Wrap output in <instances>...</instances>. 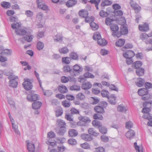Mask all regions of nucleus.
I'll return each instance as SVG.
<instances>
[{"label": "nucleus", "instance_id": "obj_9", "mask_svg": "<svg viewBox=\"0 0 152 152\" xmlns=\"http://www.w3.org/2000/svg\"><path fill=\"white\" fill-rule=\"evenodd\" d=\"M150 111L151 110L149 108L145 107L142 109V112L144 114L143 116L145 118L147 119L148 120L152 119V116L149 113Z\"/></svg>", "mask_w": 152, "mask_h": 152}, {"label": "nucleus", "instance_id": "obj_10", "mask_svg": "<svg viewBox=\"0 0 152 152\" xmlns=\"http://www.w3.org/2000/svg\"><path fill=\"white\" fill-rule=\"evenodd\" d=\"M139 29L142 31H147L149 29L148 24L146 23H144L143 24L139 25Z\"/></svg>", "mask_w": 152, "mask_h": 152}, {"label": "nucleus", "instance_id": "obj_53", "mask_svg": "<svg viewBox=\"0 0 152 152\" xmlns=\"http://www.w3.org/2000/svg\"><path fill=\"white\" fill-rule=\"evenodd\" d=\"M113 13L115 16L120 17L123 15V13L121 11H118L117 10H115L113 12Z\"/></svg>", "mask_w": 152, "mask_h": 152}, {"label": "nucleus", "instance_id": "obj_64", "mask_svg": "<svg viewBox=\"0 0 152 152\" xmlns=\"http://www.w3.org/2000/svg\"><path fill=\"white\" fill-rule=\"evenodd\" d=\"M94 152H105L104 149L102 147L96 148Z\"/></svg>", "mask_w": 152, "mask_h": 152}, {"label": "nucleus", "instance_id": "obj_14", "mask_svg": "<svg viewBox=\"0 0 152 152\" xmlns=\"http://www.w3.org/2000/svg\"><path fill=\"white\" fill-rule=\"evenodd\" d=\"M77 3V0H68L66 2V5L67 7H71L75 5Z\"/></svg>", "mask_w": 152, "mask_h": 152}, {"label": "nucleus", "instance_id": "obj_38", "mask_svg": "<svg viewBox=\"0 0 152 152\" xmlns=\"http://www.w3.org/2000/svg\"><path fill=\"white\" fill-rule=\"evenodd\" d=\"M101 0H90L88 2L95 5L96 9H99L98 5L99 3Z\"/></svg>", "mask_w": 152, "mask_h": 152}, {"label": "nucleus", "instance_id": "obj_12", "mask_svg": "<svg viewBox=\"0 0 152 152\" xmlns=\"http://www.w3.org/2000/svg\"><path fill=\"white\" fill-rule=\"evenodd\" d=\"M27 148L29 152H34L35 147L34 144L30 142L29 140L26 141Z\"/></svg>", "mask_w": 152, "mask_h": 152}, {"label": "nucleus", "instance_id": "obj_30", "mask_svg": "<svg viewBox=\"0 0 152 152\" xmlns=\"http://www.w3.org/2000/svg\"><path fill=\"white\" fill-rule=\"evenodd\" d=\"M145 42L147 47L148 48V50H152V39L145 40Z\"/></svg>", "mask_w": 152, "mask_h": 152}, {"label": "nucleus", "instance_id": "obj_27", "mask_svg": "<svg viewBox=\"0 0 152 152\" xmlns=\"http://www.w3.org/2000/svg\"><path fill=\"white\" fill-rule=\"evenodd\" d=\"M145 69L142 68L137 69L136 70V73L138 76H142L144 74Z\"/></svg>", "mask_w": 152, "mask_h": 152}, {"label": "nucleus", "instance_id": "obj_49", "mask_svg": "<svg viewBox=\"0 0 152 152\" xmlns=\"http://www.w3.org/2000/svg\"><path fill=\"white\" fill-rule=\"evenodd\" d=\"M62 62L66 64H68L70 63V58L69 57H64L62 58Z\"/></svg>", "mask_w": 152, "mask_h": 152}, {"label": "nucleus", "instance_id": "obj_7", "mask_svg": "<svg viewBox=\"0 0 152 152\" xmlns=\"http://www.w3.org/2000/svg\"><path fill=\"white\" fill-rule=\"evenodd\" d=\"M57 124L60 127L59 133L62 134L66 132V124L65 122L61 120H58L57 121Z\"/></svg>", "mask_w": 152, "mask_h": 152}, {"label": "nucleus", "instance_id": "obj_13", "mask_svg": "<svg viewBox=\"0 0 152 152\" xmlns=\"http://www.w3.org/2000/svg\"><path fill=\"white\" fill-rule=\"evenodd\" d=\"M78 14L80 17L84 18L88 15V12L87 10L82 9L79 11Z\"/></svg>", "mask_w": 152, "mask_h": 152}, {"label": "nucleus", "instance_id": "obj_5", "mask_svg": "<svg viewBox=\"0 0 152 152\" xmlns=\"http://www.w3.org/2000/svg\"><path fill=\"white\" fill-rule=\"evenodd\" d=\"M128 29L126 26H122L120 28V32L113 33V35L114 36H116L119 37L122 35H124L127 34L128 33Z\"/></svg>", "mask_w": 152, "mask_h": 152}, {"label": "nucleus", "instance_id": "obj_42", "mask_svg": "<svg viewBox=\"0 0 152 152\" xmlns=\"http://www.w3.org/2000/svg\"><path fill=\"white\" fill-rule=\"evenodd\" d=\"M73 69L74 71L78 72H81L83 70L82 68L77 64H75L74 66Z\"/></svg>", "mask_w": 152, "mask_h": 152}, {"label": "nucleus", "instance_id": "obj_32", "mask_svg": "<svg viewBox=\"0 0 152 152\" xmlns=\"http://www.w3.org/2000/svg\"><path fill=\"white\" fill-rule=\"evenodd\" d=\"M76 98L80 100H83L85 98V96L82 93H79L76 96Z\"/></svg>", "mask_w": 152, "mask_h": 152}, {"label": "nucleus", "instance_id": "obj_29", "mask_svg": "<svg viewBox=\"0 0 152 152\" xmlns=\"http://www.w3.org/2000/svg\"><path fill=\"white\" fill-rule=\"evenodd\" d=\"M142 62L140 61H137L133 63L132 64V66L134 67L136 69L140 68L141 67L142 65Z\"/></svg>", "mask_w": 152, "mask_h": 152}, {"label": "nucleus", "instance_id": "obj_16", "mask_svg": "<svg viewBox=\"0 0 152 152\" xmlns=\"http://www.w3.org/2000/svg\"><path fill=\"white\" fill-rule=\"evenodd\" d=\"M81 137L82 139L86 141H90L93 139L90 135L86 134H82L81 135Z\"/></svg>", "mask_w": 152, "mask_h": 152}, {"label": "nucleus", "instance_id": "obj_11", "mask_svg": "<svg viewBox=\"0 0 152 152\" xmlns=\"http://www.w3.org/2000/svg\"><path fill=\"white\" fill-rule=\"evenodd\" d=\"M123 56L126 58H132L135 56V53L133 51L129 50L123 53Z\"/></svg>", "mask_w": 152, "mask_h": 152}, {"label": "nucleus", "instance_id": "obj_59", "mask_svg": "<svg viewBox=\"0 0 152 152\" xmlns=\"http://www.w3.org/2000/svg\"><path fill=\"white\" fill-rule=\"evenodd\" d=\"M66 99L69 100H73L75 99V96L72 95L70 94H67L66 96Z\"/></svg>", "mask_w": 152, "mask_h": 152}, {"label": "nucleus", "instance_id": "obj_51", "mask_svg": "<svg viewBox=\"0 0 152 152\" xmlns=\"http://www.w3.org/2000/svg\"><path fill=\"white\" fill-rule=\"evenodd\" d=\"M11 53V51L10 50L5 49L2 51L1 54L3 55H9Z\"/></svg>", "mask_w": 152, "mask_h": 152}, {"label": "nucleus", "instance_id": "obj_18", "mask_svg": "<svg viewBox=\"0 0 152 152\" xmlns=\"http://www.w3.org/2000/svg\"><path fill=\"white\" fill-rule=\"evenodd\" d=\"M130 4L131 7L134 9L135 12H138L140 10L141 8L138 4L133 2H131Z\"/></svg>", "mask_w": 152, "mask_h": 152}, {"label": "nucleus", "instance_id": "obj_24", "mask_svg": "<svg viewBox=\"0 0 152 152\" xmlns=\"http://www.w3.org/2000/svg\"><path fill=\"white\" fill-rule=\"evenodd\" d=\"M125 42L124 39H119L116 42L115 45L117 47H121L124 45Z\"/></svg>", "mask_w": 152, "mask_h": 152}, {"label": "nucleus", "instance_id": "obj_8", "mask_svg": "<svg viewBox=\"0 0 152 152\" xmlns=\"http://www.w3.org/2000/svg\"><path fill=\"white\" fill-rule=\"evenodd\" d=\"M27 99L29 101L34 102L37 101L38 99V95L34 93V91L30 92L27 96Z\"/></svg>", "mask_w": 152, "mask_h": 152}, {"label": "nucleus", "instance_id": "obj_58", "mask_svg": "<svg viewBox=\"0 0 152 152\" xmlns=\"http://www.w3.org/2000/svg\"><path fill=\"white\" fill-rule=\"evenodd\" d=\"M108 13L107 12L103 10H101L100 13L99 15L102 17L104 18L107 16L108 15Z\"/></svg>", "mask_w": 152, "mask_h": 152}, {"label": "nucleus", "instance_id": "obj_4", "mask_svg": "<svg viewBox=\"0 0 152 152\" xmlns=\"http://www.w3.org/2000/svg\"><path fill=\"white\" fill-rule=\"evenodd\" d=\"M11 26L13 29L16 30L15 32L17 35H24L26 33V30L21 28V24L19 23L12 24Z\"/></svg>", "mask_w": 152, "mask_h": 152}, {"label": "nucleus", "instance_id": "obj_60", "mask_svg": "<svg viewBox=\"0 0 152 152\" xmlns=\"http://www.w3.org/2000/svg\"><path fill=\"white\" fill-rule=\"evenodd\" d=\"M68 143L71 145H75L77 144L76 140L74 139L71 138L68 140Z\"/></svg>", "mask_w": 152, "mask_h": 152}, {"label": "nucleus", "instance_id": "obj_63", "mask_svg": "<svg viewBox=\"0 0 152 152\" xmlns=\"http://www.w3.org/2000/svg\"><path fill=\"white\" fill-rule=\"evenodd\" d=\"M47 137L48 138H54L55 137V134L53 132L50 131L48 133Z\"/></svg>", "mask_w": 152, "mask_h": 152}, {"label": "nucleus", "instance_id": "obj_15", "mask_svg": "<svg viewBox=\"0 0 152 152\" xmlns=\"http://www.w3.org/2000/svg\"><path fill=\"white\" fill-rule=\"evenodd\" d=\"M92 84L89 82H87L83 83L82 85V88L84 90H88L91 88Z\"/></svg>", "mask_w": 152, "mask_h": 152}, {"label": "nucleus", "instance_id": "obj_23", "mask_svg": "<svg viewBox=\"0 0 152 152\" xmlns=\"http://www.w3.org/2000/svg\"><path fill=\"white\" fill-rule=\"evenodd\" d=\"M78 118L80 120V121L78 122L77 124L78 125L81 126V125L80 124L81 123V122L82 121L84 122H90V120L87 118H86L82 116H80Z\"/></svg>", "mask_w": 152, "mask_h": 152}, {"label": "nucleus", "instance_id": "obj_19", "mask_svg": "<svg viewBox=\"0 0 152 152\" xmlns=\"http://www.w3.org/2000/svg\"><path fill=\"white\" fill-rule=\"evenodd\" d=\"M88 132L90 135L94 136L96 137L98 136L99 133L97 132L93 128H89L88 130Z\"/></svg>", "mask_w": 152, "mask_h": 152}, {"label": "nucleus", "instance_id": "obj_6", "mask_svg": "<svg viewBox=\"0 0 152 152\" xmlns=\"http://www.w3.org/2000/svg\"><path fill=\"white\" fill-rule=\"evenodd\" d=\"M24 82L23 83V86L24 89L26 90H30L33 87L31 80L29 79L26 78L24 80Z\"/></svg>", "mask_w": 152, "mask_h": 152}, {"label": "nucleus", "instance_id": "obj_25", "mask_svg": "<svg viewBox=\"0 0 152 152\" xmlns=\"http://www.w3.org/2000/svg\"><path fill=\"white\" fill-rule=\"evenodd\" d=\"M95 111L100 113H104V108L100 106H96L94 108Z\"/></svg>", "mask_w": 152, "mask_h": 152}, {"label": "nucleus", "instance_id": "obj_45", "mask_svg": "<svg viewBox=\"0 0 152 152\" xmlns=\"http://www.w3.org/2000/svg\"><path fill=\"white\" fill-rule=\"evenodd\" d=\"M80 146L82 148L84 149H90V145L87 142L81 144Z\"/></svg>", "mask_w": 152, "mask_h": 152}, {"label": "nucleus", "instance_id": "obj_41", "mask_svg": "<svg viewBox=\"0 0 152 152\" xmlns=\"http://www.w3.org/2000/svg\"><path fill=\"white\" fill-rule=\"evenodd\" d=\"M69 89L70 90L73 91H79L80 89V87L79 86H77L75 85H74L70 86Z\"/></svg>", "mask_w": 152, "mask_h": 152}, {"label": "nucleus", "instance_id": "obj_62", "mask_svg": "<svg viewBox=\"0 0 152 152\" xmlns=\"http://www.w3.org/2000/svg\"><path fill=\"white\" fill-rule=\"evenodd\" d=\"M70 111L72 114H79V111L75 108H72L70 109Z\"/></svg>", "mask_w": 152, "mask_h": 152}, {"label": "nucleus", "instance_id": "obj_55", "mask_svg": "<svg viewBox=\"0 0 152 152\" xmlns=\"http://www.w3.org/2000/svg\"><path fill=\"white\" fill-rule=\"evenodd\" d=\"M62 105L65 107H69L71 105L70 102H69L66 100H64L62 102Z\"/></svg>", "mask_w": 152, "mask_h": 152}, {"label": "nucleus", "instance_id": "obj_34", "mask_svg": "<svg viewBox=\"0 0 152 152\" xmlns=\"http://www.w3.org/2000/svg\"><path fill=\"white\" fill-rule=\"evenodd\" d=\"M108 98L109 102L112 104H115L116 103V97L114 95H112Z\"/></svg>", "mask_w": 152, "mask_h": 152}, {"label": "nucleus", "instance_id": "obj_22", "mask_svg": "<svg viewBox=\"0 0 152 152\" xmlns=\"http://www.w3.org/2000/svg\"><path fill=\"white\" fill-rule=\"evenodd\" d=\"M69 135L70 137H73L76 136L78 134L77 131L74 129H70L68 132Z\"/></svg>", "mask_w": 152, "mask_h": 152}, {"label": "nucleus", "instance_id": "obj_28", "mask_svg": "<svg viewBox=\"0 0 152 152\" xmlns=\"http://www.w3.org/2000/svg\"><path fill=\"white\" fill-rule=\"evenodd\" d=\"M97 42L99 45L102 46L106 45L107 44V42L105 39L101 38L98 40Z\"/></svg>", "mask_w": 152, "mask_h": 152}, {"label": "nucleus", "instance_id": "obj_36", "mask_svg": "<svg viewBox=\"0 0 152 152\" xmlns=\"http://www.w3.org/2000/svg\"><path fill=\"white\" fill-rule=\"evenodd\" d=\"M90 102L91 104H97L99 101V100L97 98L91 97L90 99Z\"/></svg>", "mask_w": 152, "mask_h": 152}, {"label": "nucleus", "instance_id": "obj_46", "mask_svg": "<svg viewBox=\"0 0 152 152\" xmlns=\"http://www.w3.org/2000/svg\"><path fill=\"white\" fill-rule=\"evenodd\" d=\"M93 37L94 40L98 41L99 39L101 38V36L100 33L97 32L94 34Z\"/></svg>", "mask_w": 152, "mask_h": 152}, {"label": "nucleus", "instance_id": "obj_20", "mask_svg": "<svg viewBox=\"0 0 152 152\" xmlns=\"http://www.w3.org/2000/svg\"><path fill=\"white\" fill-rule=\"evenodd\" d=\"M145 81L144 80L141 78H138L137 79L136 84L138 87H141L144 84Z\"/></svg>", "mask_w": 152, "mask_h": 152}, {"label": "nucleus", "instance_id": "obj_57", "mask_svg": "<svg viewBox=\"0 0 152 152\" xmlns=\"http://www.w3.org/2000/svg\"><path fill=\"white\" fill-rule=\"evenodd\" d=\"M93 118L94 119L102 120L103 119V117L102 115L97 114H95L93 115Z\"/></svg>", "mask_w": 152, "mask_h": 152}, {"label": "nucleus", "instance_id": "obj_1", "mask_svg": "<svg viewBox=\"0 0 152 152\" xmlns=\"http://www.w3.org/2000/svg\"><path fill=\"white\" fill-rule=\"evenodd\" d=\"M3 75H6L8 76V78L10 80L9 81L10 86L12 87H17L18 84L17 80L18 79L17 76L14 75L12 72H7L4 73L3 71L0 70V78L2 77Z\"/></svg>", "mask_w": 152, "mask_h": 152}, {"label": "nucleus", "instance_id": "obj_31", "mask_svg": "<svg viewBox=\"0 0 152 152\" xmlns=\"http://www.w3.org/2000/svg\"><path fill=\"white\" fill-rule=\"evenodd\" d=\"M1 6L5 9H8L11 7L10 3L8 2L2 1L1 3Z\"/></svg>", "mask_w": 152, "mask_h": 152}, {"label": "nucleus", "instance_id": "obj_52", "mask_svg": "<svg viewBox=\"0 0 152 152\" xmlns=\"http://www.w3.org/2000/svg\"><path fill=\"white\" fill-rule=\"evenodd\" d=\"M60 53L66 54L69 52V50L67 48L64 47L59 49Z\"/></svg>", "mask_w": 152, "mask_h": 152}, {"label": "nucleus", "instance_id": "obj_26", "mask_svg": "<svg viewBox=\"0 0 152 152\" xmlns=\"http://www.w3.org/2000/svg\"><path fill=\"white\" fill-rule=\"evenodd\" d=\"M58 90L60 92L62 93H65L68 91V89L66 86L62 85L58 86Z\"/></svg>", "mask_w": 152, "mask_h": 152}, {"label": "nucleus", "instance_id": "obj_21", "mask_svg": "<svg viewBox=\"0 0 152 152\" xmlns=\"http://www.w3.org/2000/svg\"><path fill=\"white\" fill-rule=\"evenodd\" d=\"M135 135L134 132L132 130H130L126 134V137L129 139H130L132 138Z\"/></svg>", "mask_w": 152, "mask_h": 152}, {"label": "nucleus", "instance_id": "obj_56", "mask_svg": "<svg viewBox=\"0 0 152 152\" xmlns=\"http://www.w3.org/2000/svg\"><path fill=\"white\" fill-rule=\"evenodd\" d=\"M70 57L74 60H77L78 56L77 54L74 52H72L70 53Z\"/></svg>", "mask_w": 152, "mask_h": 152}, {"label": "nucleus", "instance_id": "obj_2", "mask_svg": "<svg viewBox=\"0 0 152 152\" xmlns=\"http://www.w3.org/2000/svg\"><path fill=\"white\" fill-rule=\"evenodd\" d=\"M58 141L50 142L49 141L46 142V143L49 145L48 148L51 149L50 152H63L66 150L65 146L63 145L58 146Z\"/></svg>", "mask_w": 152, "mask_h": 152}, {"label": "nucleus", "instance_id": "obj_44", "mask_svg": "<svg viewBox=\"0 0 152 152\" xmlns=\"http://www.w3.org/2000/svg\"><path fill=\"white\" fill-rule=\"evenodd\" d=\"M112 2L108 0H104L101 3V5L102 6L104 7L110 5L112 4Z\"/></svg>", "mask_w": 152, "mask_h": 152}, {"label": "nucleus", "instance_id": "obj_54", "mask_svg": "<svg viewBox=\"0 0 152 152\" xmlns=\"http://www.w3.org/2000/svg\"><path fill=\"white\" fill-rule=\"evenodd\" d=\"M117 110L118 111L122 112H124L126 111V108L123 106L122 105H119L117 107Z\"/></svg>", "mask_w": 152, "mask_h": 152}, {"label": "nucleus", "instance_id": "obj_61", "mask_svg": "<svg viewBox=\"0 0 152 152\" xmlns=\"http://www.w3.org/2000/svg\"><path fill=\"white\" fill-rule=\"evenodd\" d=\"M85 18V21L86 22L88 23L90 22H92L94 20L93 17H89L88 16L84 18Z\"/></svg>", "mask_w": 152, "mask_h": 152}, {"label": "nucleus", "instance_id": "obj_48", "mask_svg": "<svg viewBox=\"0 0 152 152\" xmlns=\"http://www.w3.org/2000/svg\"><path fill=\"white\" fill-rule=\"evenodd\" d=\"M84 77L86 78H94V76L91 73L86 72L84 73Z\"/></svg>", "mask_w": 152, "mask_h": 152}, {"label": "nucleus", "instance_id": "obj_39", "mask_svg": "<svg viewBox=\"0 0 152 152\" xmlns=\"http://www.w3.org/2000/svg\"><path fill=\"white\" fill-rule=\"evenodd\" d=\"M92 123L94 126L98 127V128L101 127L102 125L100 121L95 120L93 121Z\"/></svg>", "mask_w": 152, "mask_h": 152}, {"label": "nucleus", "instance_id": "obj_43", "mask_svg": "<svg viewBox=\"0 0 152 152\" xmlns=\"http://www.w3.org/2000/svg\"><path fill=\"white\" fill-rule=\"evenodd\" d=\"M134 148L138 152H143L142 151V146L140 145L138 146L137 145V142H134Z\"/></svg>", "mask_w": 152, "mask_h": 152}, {"label": "nucleus", "instance_id": "obj_40", "mask_svg": "<svg viewBox=\"0 0 152 152\" xmlns=\"http://www.w3.org/2000/svg\"><path fill=\"white\" fill-rule=\"evenodd\" d=\"M90 26L94 30H96L99 28V26L98 24H97L93 22H91L90 23Z\"/></svg>", "mask_w": 152, "mask_h": 152}, {"label": "nucleus", "instance_id": "obj_37", "mask_svg": "<svg viewBox=\"0 0 152 152\" xmlns=\"http://www.w3.org/2000/svg\"><path fill=\"white\" fill-rule=\"evenodd\" d=\"M100 132L103 134H106L107 132V128L104 126L102 125L100 127L98 128Z\"/></svg>", "mask_w": 152, "mask_h": 152}, {"label": "nucleus", "instance_id": "obj_50", "mask_svg": "<svg viewBox=\"0 0 152 152\" xmlns=\"http://www.w3.org/2000/svg\"><path fill=\"white\" fill-rule=\"evenodd\" d=\"M101 94L103 97L108 98L109 92L107 91L102 90L101 92Z\"/></svg>", "mask_w": 152, "mask_h": 152}, {"label": "nucleus", "instance_id": "obj_33", "mask_svg": "<svg viewBox=\"0 0 152 152\" xmlns=\"http://www.w3.org/2000/svg\"><path fill=\"white\" fill-rule=\"evenodd\" d=\"M110 27L111 30L114 32L118 31L119 28L118 25L116 24H111L110 26Z\"/></svg>", "mask_w": 152, "mask_h": 152}, {"label": "nucleus", "instance_id": "obj_47", "mask_svg": "<svg viewBox=\"0 0 152 152\" xmlns=\"http://www.w3.org/2000/svg\"><path fill=\"white\" fill-rule=\"evenodd\" d=\"M114 20L111 19L110 18L108 17L106 18L105 20V23L107 25L110 26L111 25L112 22H113L114 21Z\"/></svg>", "mask_w": 152, "mask_h": 152}, {"label": "nucleus", "instance_id": "obj_35", "mask_svg": "<svg viewBox=\"0 0 152 152\" xmlns=\"http://www.w3.org/2000/svg\"><path fill=\"white\" fill-rule=\"evenodd\" d=\"M118 23L122 26H124V25L126 23V20L125 18L124 17L120 18L118 20Z\"/></svg>", "mask_w": 152, "mask_h": 152}, {"label": "nucleus", "instance_id": "obj_17", "mask_svg": "<svg viewBox=\"0 0 152 152\" xmlns=\"http://www.w3.org/2000/svg\"><path fill=\"white\" fill-rule=\"evenodd\" d=\"M39 8L44 10H47L48 9V7L45 5L44 2L41 0L39 1Z\"/></svg>", "mask_w": 152, "mask_h": 152}, {"label": "nucleus", "instance_id": "obj_3", "mask_svg": "<svg viewBox=\"0 0 152 152\" xmlns=\"http://www.w3.org/2000/svg\"><path fill=\"white\" fill-rule=\"evenodd\" d=\"M138 94L142 96V99L143 100H146L152 98V94H149L148 91L145 88H142L138 91Z\"/></svg>", "mask_w": 152, "mask_h": 152}]
</instances>
